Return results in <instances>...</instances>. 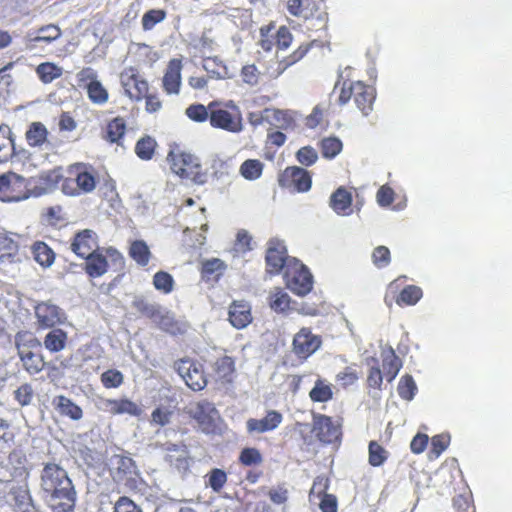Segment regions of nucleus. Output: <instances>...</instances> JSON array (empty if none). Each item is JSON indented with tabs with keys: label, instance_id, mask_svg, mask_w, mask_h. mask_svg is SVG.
Returning <instances> with one entry per match:
<instances>
[{
	"label": "nucleus",
	"instance_id": "30",
	"mask_svg": "<svg viewBox=\"0 0 512 512\" xmlns=\"http://www.w3.org/2000/svg\"><path fill=\"white\" fill-rule=\"evenodd\" d=\"M383 376H385L388 383H392L396 379L399 371L402 368V360L396 354L393 348H390L381 354Z\"/></svg>",
	"mask_w": 512,
	"mask_h": 512
},
{
	"label": "nucleus",
	"instance_id": "61",
	"mask_svg": "<svg viewBox=\"0 0 512 512\" xmlns=\"http://www.w3.org/2000/svg\"><path fill=\"white\" fill-rule=\"evenodd\" d=\"M166 18L165 10H148L143 13L141 25L144 31H149L152 29L157 23L162 22Z\"/></svg>",
	"mask_w": 512,
	"mask_h": 512
},
{
	"label": "nucleus",
	"instance_id": "12",
	"mask_svg": "<svg viewBox=\"0 0 512 512\" xmlns=\"http://www.w3.org/2000/svg\"><path fill=\"white\" fill-rule=\"evenodd\" d=\"M278 183L284 189L295 192H306L311 189L312 175L301 166H287L279 175Z\"/></svg>",
	"mask_w": 512,
	"mask_h": 512
},
{
	"label": "nucleus",
	"instance_id": "2",
	"mask_svg": "<svg viewBox=\"0 0 512 512\" xmlns=\"http://www.w3.org/2000/svg\"><path fill=\"white\" fill-rule=\"evenodd\" d=\"M14 342L17 355L26 373L35 375L46 368L43 344L35 334L29 331H19L15 334Z\"/></svg>",
	"mask_w": 512,
	"mask_h": 512
},
{
	"label": "nucleus",
	"instance_id": "27",
	"mask_svg": "<svg viewBox=\"0 0 512 512\" xmlns=\"http://www.w3.org/2000/svg\"><path fill=\"white\" fill-rule=\"evenodd\" d=\"M52 405L58 414L66 416L71 420H80L84 415L83 409L65 395L54 396Z\"/></svg>",
	"mask_w": 512,
	"mask_h": 512
},
{
	"label": "nucleus",
	"instance_id": "57",
	"mask_svg": "<svg viewBox=\"0 0 512 512\" xmlns=\"http://www.w3.org/2000/svg\"><path fill=\"white\" fill-rule=\"evenodd\" d=\"M100 380L106 389H115L124 383V375L118 369H108L101 374Z\"/></svg>",
	"mask_w": 512,
	"mask_h": 512
},
{
	"label": "nucleus",
	"instance_id": "32",
	"mask_svg": "<svg viewBox=\"0 0 512 512\" xmlns=\"http://www.w3.org/2000/svg\"><path fill=\"white\" fill-rule=\"evenodd\" d=\"M127 130L126 120L123 117H115L108 121L104 139L111 144H122L123 139L125 138V133Z\"/></svg>",
	"mask_w": 512,
	"mask_h": 512
},
{
	"label": "nucleus",
	"instance_id": "28",
	"mask_svg": "<svg viewBox=\"0 0 512 512\" xmlns=\"http://www.w3.org/2000/svg\"><path fill=\"white\" fill-rule=\"evenodd\" d=\"M17 154L15 136L9 124H0V163L12 159Z\"/></svg>",
	"mask_w": 512,
	"mask_h": 512
},
{
	"label": "nucleus",
	"instance_id": "37",
	"mask_svg": "<svg viewBox=\"0 0 512 512\" xmlns=\"http://www.w3.org/2000/svg\"><path fill=\"white\" fill-rule=\"evenodd\" d=\"M157 324L164 332L171 335H183L187 333V323L178 321L175 317L170 316L169 313L161 314L160 312L157 317Z\"/></svg>",
	"mask_w": 512,
	"mask_h": 512
},
{
	"label": "nucleus",
	"instance_id": "47",
	"mask_svg": "<svg viewBox=\"0 0 512 512\" xmlns=\"http://www.w3.org/2000/svg\"><path fill=\"white\" fill-rule=\"evenodd\" d=\"M323 158L334 159L343 150V143L337 137L323 138L319 144Z\"/></svg>",
	"mask_w": 512,
	"mask_h": 512
},
{
	"label": "nucleus",
	"instance_id": "36",
	"mask_svg": "<svg viewBox=\"0 0 512 512\" xmlns=\"http://www.w3.org/2000/svg\"><path fill=\"white\" fill-rule=\"evenodd\" d=\"M214 373L219 379L231 383L233 375L236 373V360L230 355H222L214 362Z\"/></svg>",
	"mask_w": 512,
	"mask_h": 512
},
{
	"label": "nucleus",
	"instance_id": "11",
	"mask_svg": "<svg viewBox=\"0 0 512 512\" xmlns=\"http://www.w3.org/2000/svg\"><path fill=\"white\" fill-rule=\"evenodd\" d=\"M175 370L190 389L199 391L207 386V377L201 363L191 358L179 359L174 364Z\"/></svg>",
	"mask_w": 512,
	"mask_h": 512
},
{
	"label": "nucleus",
	"instance_id": "16",
	"mask_svg": "<svg viewBox=\"0 0 512 512\" xmlns=\"http://www.w3.org/2000/svg\"><path fill=\"white\" fill-rule=\"evenodd\" d=\"M312 432L322 443H334L342 435L341 426L334 424L332 417L325 414H313Z\"/></svg>",
	"mask_w": 512,
	"mask_h": 512
},
{
	"label": "nucleus",
	"instance_id": "26",
	"mask_svg": "<svg viewBox=\"0 0 512 512\" xmlns=\"http://www.w3.org/2000/svg\"><path fill=\"white\" fill-rule=\"evenodd\" d=\"M316 41H310L301 43L294 51H292L288 56L282 58L279 62H277V66L275 72L273 73V77L277 78L279 75L284 73L288 67L293 66V64L302 61L304 57L307 56L308 52H310L311 48L314 47Z\"/></svg>",
	"mask_w": 512,
	"mask_h": 512
},
{
	"label": "nucleus",
	"instance_id": "13",
	"mask_svg": "<svg viewBox=\"0 0 512 512\" xmlns=\"http://www.w3.org/2000/svg\"><path fill=\"white\" fill-rule=\"evenodd\" d=\"M27 181L22 175L8 172L0 175V196L4 201H20L29 196Z\"/></svg>",
	"mask_w": 512,
	"mask_h": 512
},
{
	"label": "nucleus",
	"instance_id": "54",
	"mask_svg": "<svg viewBox=\"0 0 512 512\" xmlns=\"http://www.w3.org/2000/svg\"><path fill=\"white\" fill-rule=\"evenodd\" d=\"M239 462L244 466H257L263 462V456L257 447H244L239 453Z\"/></svg>",
	"mask_w": 512,
	"mask_h": 512
},
{
	"label": "nucleus",
	"instance_id": "63",
	"mask_svg": "<svg viewBox=\"0 0 512 512\" xmlns=\"http://www.w3.org/2000/svg\"><path fill=\"white\" fill-rule=\"evenodd\" d=\"M372 360L375 365H373L368 371L366 384L368 387H372L373 389H381L384 375L379 367L378 360L376 358H372Z\"/></svg>",
	"mask_w": 512,
	"mask_h": 512
},
{
	"label": "nucleus",
	"instance_id": "21",
	"mask_svg": "<svg viewBox=\"0 0 512 512\" xmlns=\"http://www.w3.org/2000/svg\"><path fill=\"white\" fill-rule=\"evenodd\" d=\"M283 421V415L278 410H267L264 418L256 419L250 418L246 421V430L249 435L255 433H265L276 430Z\"/></svg>",
	"mask_w": 512,
	"mask_h": 512
},
{
	"label": "nucleus",
	"instance_id": "40",
	"mask_svg": "<svg viewBox=\"0 0 512 512\" xmlns=\"http://www.w3.org/2000/svg\"><path fill=\"white\" fill-rule=\"evenodd\" d=\"M264 167L265 164L260 159H246L239 166V174L246 180H257L261 178Z\"/></svg>",
	"mask_w": 512,
	"mask_h": 512
},
{
	"label": "nucleus",
	"instance_id": "51",
	"mask_svg": "<svg viewBox=\"0 0 512 512\" xmlns=\"http://www.w3.org/2000/svg\"><path fill=\"white\" fill-rule=\"evenodd\" d=\"M397 390L401 399L412 400L417 393V384L412 375H403L402 378H400Z\"/></svg>",
	"mask_w": 512,
	"mask_h": 512
},
{
	"label": "nucleus",
	"instance_id": "14",
	"mask_svg": "<svg viewBox=\"0 0 512 512\" xmlns=\"http://www.w3.org/2000/svg\"><path fill=\"white\" fill-rule=\"evenodd\" d=\"M120 82L124 88L125 95L134 102H141L146 93L149 92V83L141 77L137 68H125L120 73Z\"/></svg>",
	"mask_w": 512,
	"mask_h": 512
},
{
	"label": "nucleus",
	"instance_id": "64",
	"mask_svg": "<svg viewBox=\"0 0 512 512\" xmlns=\"http://www.w3.org/2000/svg\"><path fill=\"white\" fill-rule=\"evenodd\" d=\"M113 512H143L141 507L137 506L131 498L127 496H121L116 501Z\"/></svg>",
	"mask_w": 512,
	"mask_h": 512
},
{
	"label": "nucleus",
	"instance_id": "42",
	"mask_svg": "<svg viewBox=\"0 0 512 512\" xmlns=\"http://www.w3.org/2000/svg\"><path fill=\"white\" fill-rule=\"evenodd\" d=\"M268 303L274 312L285 313L290 309L291 298L283 288L278 287L269 294Z\"/></svg>",
	"mask_w": 512,
	"mask_h": 512
},
{
	"label": "nucleus",
	"instance_id": "25",
	"mask_svg": "<svg viewBox=\"0 0 512 512\" xmlns=\"http://www.w3.org/2000/svg\"><path fill=\"white\" fill-rule=\"evenodd\" d=\"M227 268V264H225L223 260H220V258L213 257L208 260H204L201 262V267L199 269L201 279L206 283L215 284L224 276Z\"/></svg>",
	"mask_w": 512,
	"mask_h": 512
},
{
	"label": "nucleus",
	"instance_id": "23",
	"mask_svg": "<svg viewBox=\"0 0 512 512\" xmlns=\"http://www.w3.org/2000/svg\"><path fill=\"white\" fill-rule=\"evenodd\" d=\"M62 36V30L58 25L49 24L39 27L35 32H30L25 37V48L29 51H34L37 48V43L43 42L51 44Z\"/></svg>",
	"mask_w": 512,
	"mask_h": 512
},
{
	"label": "nucleus",
	"instance_id": "31",
	"mask_svg": "<svg viewBox=\"0 0 512 512\" xmlns=\"http://www.w3.org/2000/svg\"><path fill=\"white\" fill-rule=\"evenodd\" d=\"M352 201L351 191L344 188V186H340L330 196V205L338 215H349Z\"/></svg>",
	"mask_w": 512,
	"mask_h": 512
},
{
	"label": "nucleus",
	"instance_id": "29",
	"mask_svg": "<svg viewBox=\"0 0 512 512\" xmlns=\"http://www.w3.org/2000/svg\"><path fill=\"white\" fill-rule=\"evenodd\" d=\"M104 410L112 415L128 414L138 416L141 413L140 408L134 401L129 399H105Z\"/></svg>",
	"mask_w": 512,
	"mask_h": 512
},
{
	"label": "nucleus",
	"instance_id": "22",
	"mask_svg": "<svg viewBox=\"0 0 512 512\" xmlns=\"http://www.w3.org/2000/svg\"><path fill=\"white\" fill-rule=\"evenodd\" d=\"M183 61L172 58L166 67L162 78V87L167 94H179L182 84Z\"/></svg>",
	"mask_w": 512,
	"mask_h": 512
},
{
	"label": "nucleus",
	"instance_id": "9",
	"mask_svg": "<svg viewBox=\"0 0 512 512\" xmlns=\"http://www.w3.org/2000/svg\"><path fill=\"white\" fill-rule=\"evenodd\" d=\"M284 280L287 288L297 295L310 293L314 283L309 268L298 261L287 265L284 271Z\"/></svg>",
	"mask_w": 512,
	"mask_h": 512
},
{
	"label": "nucleus",
	"instance_id": "56",
	"mask_svg": "<svg viewBox=\"0 0 512 512\" xmlns=\"http://www.w3.org/2000/svg\"><path fill=\"white\" fill-rule=\"evenodd\" d=\"M336 381L342 387L354 385L359 379V372L355 365H348L335 376Z\"/></svg>",
	"mask_w": 512,
	"mask_h": 512
},
{
	"label": "nucleus",
	"instance_id": "50",
	"mask_svg": "<svg viewBox=\"0 0 512 512\" xmlns=\"http://www.w3.org/2000/svg\"><path fill=\"white\" fill-rule=\"evenodd\" d=\"M152 284L157 291L168 294L173 291L175 280L169 272L157 271L152 277Z\"/></svg>",
	"mask_w": 512,
	"mask_h": 512
},
{
	"label": "nucleus",
	"instance_id": "52",
	"mask_svg": "<svg viewBox=\"0 0 512 512\" xmlns=\"http://www.w3.org/2000/svg\"><path fill=\"white\" fill-rule=\"evenodd\" d=\"M202 66L207 73L214 78H224L226 76L227 67L217 57H206L203 59Z\"/></svg>",
	"mask_w": 512,
	"mask_h": 512
},
{
	"label": "nucleus",
	"instance_id": "1",
	"mask_svg": "<svg viewBox=\"0 0 512 512\" xmlns=\"http://www.w3.org/2000/svg\"><path fill=\"white\" fill-rule=\"evenodd\" d=\"M40 486L53 512H71L75 508L76 491L65 469L56 462H46L40 475Z\"/></svg>",
	"mask_w": 512,
	"mask_h": 512
},
{
	"label": "nucleus",
	"instance_id": "20",
	"mask_svg": "<svg viewBox=\"0 0 512 512\" xmlns=\"http://www.w3.org/2000/svg\"><path fill=\"white\" fill-rule=\"evenodd\" d=\"M228 322L236 329H244L253 320L252 306L245 300H234L228 307Z\"/></svg>",
	"mask_w": 512,
	"mask_h": 512
},
{
	"label": "nucleus",
	"instance_id": "58",
	"mask_svg": "<svg viewBox=\"0 0 512 512\" xmlns=\"http://www.w3.org/2000/svg\"><path fill=\"white\" fill-rule=\"evenodd\" d=\"M228 475L222 469H212L207 475L206 485L212 488L214 492H219L226 485Z\"/></svg>",
	"mask_w": 512,
	"mask_h": 512
},
{
	"label": "nucleus",
	"instance_id": "49",
	"mask_svg": "<svg viewBox=\"0 0 512 512\" xmlns=\"http://www.w3.org/2000/svg\"><path fill=\"white\" fill-rule=\"evenodd\" d=\"M186 117L197 123H203V121L206 120H209L211 123L210 103H208L207 106H204L202 103L190 104V106L186 108Z\"/></svg>",
	"mask_w": 512,
	"mask_h": 512
},
{
	"label": "nucleus",
	"instance_id": "24",
	"mask_svg": "<svg viewBox=\"0 0 512 512\" xmlns=\"http://www.w3.org/2000/svg\"><path fill=\"white\" fill-rule=\"evenodd\" d=\"M35 316L37 318L38 328H53L62 322V314L55 304L42 302L35 307Z\"/></svg>",
	"mask_w": 512,
	"mask_h": 512
},
{
	"label": "nucleus",
	"instance_id": "53",
	"mask_svg": "<svg viewBox=\"0 0 512 512\" xmlns=\"http://www.w3.org/2000/svg\"><path fill=\"white\" fill-rule=\"evenodd\" d=\"M132 307L140 314L151 319H158L160 314V307L149 303L143 297L135 298L132 302Z\"/></svg>",
	"mask_w": 512,
	"mask_h": 512
},
{
	"label": "nucleus",
	"instance_id": "3",
	"mask_svg": "<svg viewBox=\"0 0 512 512\" xmlns=\"http://www.w3.org/2000/svg\"><path fill=\"white\" fill-rule=\"evenodd\" d=\"M338 90L337 103L345 105L353 99L362 114L368 115L373 109L376 100V89L363 81H338L334 85V92Z\"/></svg>",
	"mask_w": 512,
	"mask_h": 512
},
{
	"label": "nucleus",
	"instance_id": "34",
	"mask_svg": "<svg viewBox=\"0 0 512 512\" xmlns=\"http://www.w3.org/2000/svg\"><path fill=\"white\" fill-rule=\"evenodd\" d=\"M67 343L68 334L63 331L62 328L53 327L43 339L44 347L49 350L50 353H59V351L65 349Z\"/></svg>",
	"mask_w": 512,
	"mask_h": 512
},
{
	"label": "nucleus",
	"instance_id": "46",
	"mask_svg": "<svg viewBox=\"0 0 512 512\" xmlns=\"http://www.w3.org/2000/svg\"><path fill=\"white\" fill-rule=\"evenodd\" d=\"M13 500L17 512H31L34 508L30 491L27 488H17L13 491Z\"/></svg>",
	"mask_w": 512,
	"mask_h": 512
},
{
	"label": "nucleus",
	"instance_id": "48",
	"mask_svg": "<svg viewBox=\"0 0 512 512\" xmlns=\"http://www.w3.org/2000/svg\"><path fill=\"white\" fill-rule=\"evenodd\" d=\"M87 96L89 100L95 104H105L109 100V92L102 83L97 80V77L94 82L88 84Z\"/></svg>",
	"mask_w": 512,
	"mask_h": 512
},
{
	"label": "nucleus",
	"instance_id": "45",
	"mask_svg": "<svg viewBox=\"0 0 512 512\" xmlns=\"http://www.w3.org/2000/svg\"><path fill=\"white\" fill-rule=\"evenodd\" d=\"M423 291L422 288L416 285H408L400 291L396 298V302L400 307H404V305H414L419 302L420 298H422Z\"/></svg>",
	"mask_w": 512,
	"mask_h": 512
},
{
	"label": "nucleus",
	"instance_id": "39",
	"mask_svg": "<svg viewBox=\"0 0 512 512\" xmlns=\"http://www.w3.org/2000/svg\"><path fill=\"white\" fill-rule=\"evenodd\" d=\"M128 255L140 266H147L151 258L149 247L143 240L132 241Z\"/></svg>",
	"mask_w": 512,
	"mask_h": 512
},
{
	"label": "nucleus",
	"instance_id": "41",
	"mask_svg": "<svg viewBox=\"0 0 512 512\" xmlns=\"http://www.w3.org/2000/svg\"><path fill=\"white\" fill-rule=\"evenodd\" d=\"M34 260L43 267H49L55 261V252L43 241L34 242L32 245Z\"/></svg>",
	"mask_w": 512,
	"mask_h": 512
},
{
	"label": "nucleus",
	"instance_id": "17",
	"mask_svg": "<svg viewBox=\"0 0 512 512\" xmlns=\"http://www.w3.org/2000/svg\"><path fill=\"white\" fill-rule=\"evenodd\" d=\"M288 259V251L283 241L272 239L268 241L265 255L266 271L269 274L282 272Z\"/></svg>",
	"mask_w": 512,
	"mask_h": 512
},
{
	"label": "nucleus",
	"instance_id": "10",
	"mask_svg": "<svg viewBox=\"0 0 512 512\" xmlns=\"http://www.w3.org/2000/svg\"><path fill=\"white\" fill-rule=\"evenodd\" d=\"M186 413L196 421L200 430L206 433L215 432L218 410L207 400L196 401L186 407Z\"/></svg>",
	"mask_w": 512,
	"mask_h": 512
},
{
	"label": "nucleus",
	"instance_id": "44",
	"mask_svg": "<svg viewBox=\"0 0 512 512\" xmlns=\"http://www.w3.org/2000/svg\"><path fill=\"white\" fill-rule=\"evenodd\" d=\"M389 451L379 444L376 440H371L368 444V464L373 467L384 465L389 457Z\"/></svg>",
	"mask_w": 512,
	"mask_h": 512
},
{
	"label": "nucleus",
	"instance_id": "62",
	"mask_svg": "<svg viewBox=\"0 0 512 512\" xmlns=\"http://www.w3.org/2000/svg\"><path fill=\"white\" fill-rule=\"evenodd\" d=\"M329 488V481L326 477L318 476L315 478L313 485L309 492V501H321L324 494Z\"/></svg>",
	"mask_w": 512,
	"mask_h": 512
},
{
	"label": "nucleus",
	"instance_id": "59",
	"mask_svg": "<svg viewBox=\"0 0 512 512\" xmlns=\"http://www.w3.org/2000/svg\"><path fill=\"white\" fill-rule=\"evenodd\" d=\"M43 219L50 226H61L66 221L63 208L60 205L46 208L43 212Z\"/></svg>",
	"mask_w": 512,
	"mask_h": 512
},
{
	"label": "nucleus",
	"instance_id": "43",
	"mask_svg": "<svg viewBox=\"0 0 512 512\" xmlns=\"http://www.w3.org/2000/svg\"><path fill=\"white\" fill-rule=\"evenodd\" d=\"M36 73L42 83H51L62 77L63 68L54 62H42L36 67Z\"/></svg>",
	"mask_w": 512,
	"mask_h": 512
},
{
	"label": "nucleus",
	"instance_id": "4",
	"mask_svg": "<svg viewBox=\"0 0 512 512\" xmlns=\"http://www.w3.org/2000/svg\"><path fill=\"white\" fill-rule=\"evenodd\" d=\"M286 7L290 15L303 18L308 31H327L329 25L327 5H320L316 0H287Z\"/></svg>",
	"mask_w": 512,
	"mask_h": 512
},
{
	"label": "nucleus",
	"instance_id": "38",
	"mask_svg": "<svg viewBox=\"0 0 512 512\" xmlns=\"http://www.w3.org/2000/svg\"><path fill=\"white\" fill-rule=\"evenodd\" d=\"M334 397L333 386L327 380L318 378L309 393V399L313 402H327Z\"/></svg>",
	"mask_w": 512,
	"mask_h": 512
},
{
	"label": "nucleus",
	"instance_id": "60",
	"mask_svg": "<svg viewBox=\"0 0 512 512\" xmlns=\"http://www.w3.org/2000/svg\"><path fill=\"white\" fill-rule=\"evenodd\" d=\"M18 251V242L7 234H0V263L5 258L13 257Z\"/></svg>",
	"mask_w": 512,
	"mask_h": 512
},
{
	"label": "nucleus",
	"instance_id": "5",
	"mask_svg": "<svg viewBox=\"0 0 512 512\" xmlns=\"http://www.w3.org/2000/svg\"><path fill=\"white\" fill-rule=\"evenodd\" d=\"M112 267L114 271H123L125 258L116 247H100L99 242L94 251L86 258L83 271L88 277L98 278L104 276Z\"/></svg>",
	"mask_w": 512,
	"mask_h": 512
},
{
	"label": "nucleus",
	"instance_id": "15",
	"mask_svg": "<svg viewBox=\"0 0 512 512\" xmlns=\"http://www.w3.org/2000/svg\"><path fill=\"white\" fill-rule=\"evenodd\" d=\"M322 343L320 336L312 333L310 328L303 327L292 339V351L298 359L306 360L320 348Z\"/></svg>",
	"mask_w": 512,
	"mask_h": 512
},
{
	"label": "nucleus",
	"instance_id": "33",
	"mask_svg": "<svg viewBox=\"0 0 512 512\" xmlns=\"http://www.w3.org/2000/svg\"><path fill=\"white\" fill-rule=\"evenodd\" d=\"M49 132L42 122H32L25 132V140L31 148H42L48 141Z\"/></svg>",
	"mask_w": 512,
	"mask_h": 512
},
{
	"label": "nucleus",
	"instance_id": "35",
	"mask_svg": "<svg viewBox=\"0 0 512 512\" xmlns=\"http://www.w3.org/2000/svg\"><path fill=\"white\" fill-rule=\"evenodd\" d=\"M158 148L157 140L151 135H143L135 144L134 152L140 160H152Z\"/></svg>",
	"mask_w": 512,
	"mask_h": 512
},
{
	"label": "nucleus",
	"instance_id": "19",
	"mask_svg": "<svg viewBox=\"0 0 512 512\" xmlns=\"http://www.w3.org/2000/svg\"><path fill=\"white\" fill-rule=\"evenodd\" d=\"M165 452V461L170 466L175 467L178 471L187 472L191 465L190 452L187 445L181 442L180 444H171L168 442L163 446Z\"/></svg>",
	"mask_w": 512,
	"mask_h": 512
},
{
	"label": "nucleus",
	"instance_id": "18",
	"mask_svg": "<svg viewBox=\"0 0 512 512\" xmlns=\"http://www.w3.org/2000/svg\"><path fill=\"white\" fill-rule=\"evenodd\" d=\"M98 242L99 237L96 231L84 229L75 233L70 241V249L74 255L86 261L87 257L96 249Z\"/></svg>",
	"mask_w": 512,
	"mask_h": 512
},
{
	"label": "nucleus",
	"instance_id": "7",
	"mask_svg": "<svg viewBox=\"0 0 512 512\" xmlns=\"http://www.w3.org/2000/svg\"><path fill=\"white\" fill-rule=\"evenodd\" d=\"M210 126L229 133H239L243 128L242 113L233 101L210 102Z\"/></svg>",
	"mask_w": 512,
	"mask_h": 512
},
{
	"label": "nucleus",
	"instance_id": "55",
	"mask_svg": "<svg viewBox=\"0 0 512 512\" xmlns=\"http://www.w3.org/2000/svg\"><path fill=\"white\" fill-rule=\"evenodd\" d=\"M371 258L373 265L377 268L388 267L392 261L391 251L384 245L376 246L371 253Z\"/></svg>",
	"mask_w": 512,
	"mask_h": 512
},
{
	"label": "nucleus",
	"instance_id": "6",
	"mask_svg": "<svg viewBox=\"0 0 512 512\" xmlns=\"http://www.w3.org/2000/svg\"><path fill=\"white\" fill-rule=\"evenodd\" d=\"M167 160L172 172L182 179L192 180L196 184L206 182L207 174L203 172L202 165L195 154L174 148L170 150Z\"/></svg>",
	"mask_w": 512,
	"mask_h": 512
},
{
	"label": "nucleus",
	"instance_id": "8",
	"mask_svg": "<svg viewBox=\"0 0 512 512\" xmlns=\"http://www.w3.org/2000/svg\"><path fill=\"white\" fill-rule=\"evenodd\" d=\"M68 175L62 184V192L68 196H76L91 192L96 187V178L82 165L70 166Z\"/></svg>",
	"mask_w": 512,
	"mask_h": 512
}]
</instances>
